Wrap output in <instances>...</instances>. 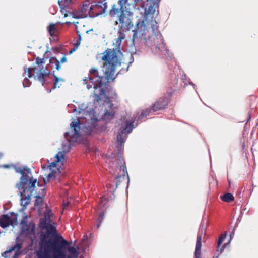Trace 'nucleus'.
Returning <instances> with one entry per match:
<instances>
[{
  "instance_id": "nucleus-1",
  "label": "nucleus",
  "mask_w": 258,
  "mask_h": 258,
  "mask_svg": "<svg viewBox=\"0 0 258 258\" xmlns=\"http://www.w3.org/2000/svg\"><path fill=\"white\" fill-rule=\"evenodd\" d=\"M160 0H145L148 8H145L143 19H140L137 28L133 31V44L134 45L141 43L148 47L152 53L168 56L171 58L169 51L165 47L163 38L158 30V26L154 15L158 8ZM136 5L144 6V0H134Z\"/></svg>"
},
{
  "instance_id": "nucleus-2",
  "label": "nucleus",
  "mask_w": 258,
  "mask_h": 258,
  "mask_svg": "<svg viewBox=\"0 0 258 258\" xmlns=\"http://www.w3.org/2000/svg\"><path fill=\"white\" fill-rule=\"evenodd\" d=\"M118 37L113 43L116 48L107 49L102 53L104 77L99 75L98 70L96 68H92L89 71L88 77H85L83 79V84L86 85L88 89L93 87V95L95 98L94 101L96 102H99L105 98V90L106 83L114 81L118 74L115 75V68L117 66L120 65L119 55L121 54V52L120 48L122 40L125 38V34L118 31Z\"/></svg>"
},
{
  "instance_id": "nucleus-3",
  "label": "nucleus",
  "mask_w": 258,
  "mask_h": 258,
  "mask_svg": "<svg viewBox=\"0 0 258 258\" xmlns=\"http://www.w3.org/2000/svg\"><path fill=\"white\" fill-rule=\"evenodd\" d=\"M53 223L48 214H45L44 217L40 219V227L45 229L46 233L41 236L40 248L37 254L40 251H59L60 249H64L69 246V243L62 236L57 234L56 229Z\"/></svg>"
},
{
  "instance_id": "nucleus-4",
  "label": "nucleus",
  "mask_w": 258,
  "mask_h": 258,
  "mask_svg": "<svg viewBox=\"0 0 258 258\" xmlns=\"http://www.w3.org/2000/svg\"><path fill=\"white\" fill-rule=\"evenodd\" d=\"M105 106L104 113L100 120L97 119L93 109L82 110L79 112L82 113L83 117L80 121L83 125L84 132L86 134L92 135L104 131L106 128V123L112 120L115 115L116 108L111 102H107L103 104Z\"/></svg>"
},
{
  "instance_id": "nucleus-5",
  "label": "nucleus",
  "mask_w": 258,
  "mask_h": 258,
  "mask_svg": "<svg viewBox=\"0 0 258 258\" xmlns=\"http://www.w3.org/2000/svg\"><path fill=\"white\" fill-rule=\"evenodd\" d=\"M14 169L17 173L21 174L20 181L17 187L20 191L21 205L23 208H26L30 203V197L35 188L37 179L30 178V169L27 167L22 168L15 166Z\"/></svg>"
},
{
  "instance_id": "nucleus-6",
  "label": "nucleus",
  "mask_w": 258,
  "mask_h": 258,
  "mask_svg": "<svg viewBox=\"0 0 258 258\" xmlns=\"http://www.w3.org/2000/svg\"><path fill=\"white\" fill-rule=\"evenodd\" d=\"M24 72L23 76L25 77L23 82V85L24 88L29 87L31 84L29 79L27 78H31L33 76L35 79H37L40 81L42 86L45 84V78L48 76L49 73L43 72L41 69L38 70L35 68H29L27 69L26 67L24 68Z\"/></svg>"
},
{
  "instance_id": "nucleus-7",
  "label": "nucleus",
  "mask_w": 258,
  "mask_h": 258,
  "mask_svg": "<svg viewBox=\"0 0 258 258\" xmlns=\"http://www.w3.org/2000/svg\"><path fill=\"white\" fill-rule=\"evenodd\" d=\"M81 124L79 120H78L77 121H72L70 124V131L64 133V136L67 141L62 144V151H61L64 154L69 151L71 148V141L69 138L76 140L80 137L79 132L81 128Z\"/></svg>"
},
{
  "instance_id": "nucleus-8",
  "label": "nucleus",
  "mask_w": 258,
  "mask_h": 258,
  "mask_svg": "<svg viewBox=\"0 0 258 258\" xmlns=\"http://www.w3.org/2000/svg\"><path fill=\"white\" fill-rule=\"evenodd\" d=\"M122 123L120 124V132L117 135L116 142L118 143V148L122 149L123 143L125 142L128 134L131 133L135 127L133 121H128L125 118H122Z\"/></svg>"
},
{
  "instance_id": "nucleus-9",
  "label": "nucleus",
  "mask_w": 258,
  "mask_h": 258,
  "mask_svg": "<svg viewBox=\"0 0 258 258\" xmlns=\"http://www.w3.org/2000/svg\"><path fill=\"white\" fill-rule=\"evenodd\" d=\"M131 17L130 15L125 13L119 17L117 20L115 22V24L118 25V32L124 33L130 30L133 26Z\"/></svg>"
},
{
  "instance_id": "nucleus-10",
  "label": "nucleus",
  "mask_w": 258,
  "mask_h": 258,
  "mask_svg": "<svg viewBox=\"0 0 258 258\" xmlns=\"http://www.w3.org/2000/svg\"><path fill=\"white\" fill-rule=\"evenodd\" d=\"M168 104V99L166 97L160 98L153 105L151 108L146 109L144 111L141 113L140 116L138 118L139 120H142L144 117L149 115V113L153 111H156L164 109Z\"/></svg>"
},
{
  "instance_id": "nucleus-11",
  "label": "nucleus",
  "mask_w": 258,
  "mask_h": 258,
  "mask_svg": "<svg viewBox=\"0 0 258 258\" xmlns=\"http://www.w3.org/2000/svg\"><path fill=\"white\" fill-rule=\"evenodd\" d=\"M55 161L50 163L47 167L53 172H56V171L59 170V168L57 167V165L59 166L60 164V166H61L66 161L64 154L62 152H59L55 156Z\"/></svg>"
},
{
  "instance_id": "nucleus-12",
  "label": "nucleus",
  "mask_w": 258,
  "mask_h": 258,
  "mask_svg": "<svg viewBox=\"0 0 258 258\" xmlns=\"http://www.w3.org/2000/svg\"><path fill=\"white\" fill-rule=\"evenodd\" d=\"M95 4H92L90 7V11L92 10L93 12H95V15L96 16H99L105 13L107 8V3L106 0L95 2Z\"/></svg>"
},
{
  "instance_id": "nucleus-13",
  "label": "nucleus",
  "mask_w": 258,
  "mask_h": 258,
  "mask_svg": "<svg viewBox=\"0 0 258 258\" xmlns=\"http://www.w3.org/2000/svg\"><path fill=\"white\" fill-rule=\"evenodd\" d=\"M63 249H60L59 251L53 250L54 255H51L50 254V251H44L43 252L40 251L37 253V258H65L66 254L63 251Z\"/></svg>"
},
{
  "instance_id": "nucleus-14",
  "label": "nucleus",
  "mask_w": 258,
  "mask_h": 258,
  "mask_svg": "<svg viewBox=\"0 0 258 258\" xmlns=\"http://www.w3.org/2000/svg\"><path fill=\"white\" fill-rule=\"evenodd\" d=\"M22 246L21 243L18 242H13L12 244V246L7 248V250L2 254V256L5 258H9L8 254L14 251L15 252V255L13 257H15L21 249Z\"/></svg>"
},
{
  "instance_id": "nucleus-15",
  "label": "nucleus",
  "mask_w": 258,
  "mask_h": 258,
  "mask_svg": "<svg viewBox=\"0 0 258 258\" xmlns=\"http://www.w3.org/2000/svg\"><path fill=\"white\" fill-rule=\"evenodd\" d=\"M125 13V10L123 8H121V7L118 8L115 4H114L112 5L111 9L109 10V16L112 19L116 17L118 19L120 15Z\"/></svg>"
},
{
  "instance_id": "nucleus-16",
  "label": "nucleus",
  "mask_w": 258,
  "mask_h": 258,
  "mask_svg": "<svg viewBox=\"0 0 258 258\" xmlns=\"http://www.w3.org/2000/svg\"><path fill=\"white\" fill-rule=\"evenodd\" d=\"M72 0H58V3L61 8L60 11L64 15V17L69 16L68 8H70Z\"/></svg>"
},
{
  "instance_id": "nucleus-17",
  "label": "nucleus",
  "mask_w": 258,
  "mask_h": 258,
  "mask_svg": "<svg viewBox=\"0 0 258 258\" xmlns=\"http://www.w3.org/2000/svg\"><path fill=\"white\" fill-rule=\"evenodd\" d=\"M13 220L8 214H3L0 216V226L5 228L10 225H13Z\"/></svg>"
},
{
  "instance_id": "nucleus-18",
  "label": "nucleus",
  "mask_w": 258,
  "mask_h": 258,
  "mask_svg": "<svg viewBox=\"0 0 258 258\" xmlns=\"http://www.w3.org/2000/svg\"><path fill=\"white\" fill-rule=\"evenodd\" d=\"M205 233V228L204 225H201L200 229L199 230L197 234V241L196 244V248H197V250L199 248H201L202 246V236Z\"/></svg>"
},
{
  "instance_id": "nucleus-19",
  "label": "nucleus",
  "mask_w": 258,
  "mask_h": 258,
  "mask_svg": "<svg viewBox=\"0 0 258 258\" xmlns=\"http://www.w3.org/2000/svg\"><path fill=\"white\" fill-rule=\"evenodd\" d=\"M47 30L49 33V35L54 39L57 38V29L55 27V24H51L49 26L47 27Z\"/></svg>"
},
{
  "instance_id": "nucleus-20",
  "label": "nucleus",
  "mask_w": 258,
  "mask_h": 258,
  "mask_svg": "<svg viewBox=\"0 0 258 258\" xmlns=\"http://www.w3.org/2000/svg\"><path fill=\"white\" fill-rule=\"evenodd\" d=\"M21 232L22 233L28 234L29 233L30 225L27 223V222L24 219L21 223Z\"/></svg>"
},
{
  "instance_id": "nucleus-21",
  "label": "nucleus",
  "mask_w": 258,
  "mask_h": 258,
  "mask_svg": "<svg viewBox=\"0 0 258 258\" xmlns=\"http://www.w3.org/2000/svg\"><path fill=\"white\" fill-rule=\"evenodd\" d=\"M221 199L223 201L229 202L234 200V196L230 193H227L221 196Z\"/></svg>"
},
{
  "instance_id": "nucleus-22",
  "label": "nucleus",
  "mask_w": 258,
  "mask_h": 258,
  "mask_svg": "<svg viewBox=\"0 0 258 258\" xmlns=\"http://www.w3.org/2000/svg\"><path fill=\"white\" fill-rule=\"evenodd\" d=\"M68 14H69V15H71L73 18L75 19H80L83 18V15L81 13L78 12L76 11H73L72 12L69 11Z\"/></svg>"
},
{
  "instance_id": "nucleus-23",
  "label": "nucleus",
  "mask_w": 258,
  "mask_h": 258,
  "mask_svg": "<svg viewBox=\"0 0 258 258\" xmlns=\"http://www.w3.org/2000/svg\"><path fill=\"white\" fill-rule=\"evenodd\" d=\"M104 214L105 213L104 212H101L99 214V217L96 221V222H97L96 227H97V229H98L100 227V224L102 223V221L103 220Z\"/></svg>"
},
{
  "instance_id": "nucleus-24",
  "label": "nucleus",
  "mask_w": 258,
  "mask_h": 258,
  "mask_svg": "<svg viewBox=\"0 0 258 258\" xmlns=\"http://www.w3.org/2000/svg\"><path fill=\"white\" fill-rule=\"evenodd\" d=\"M50 62L51 64H53V63L55 64V68L57 70H59V69L60 68V62L56 58H54V57L51 58L50 59Z\"/></svg>"
},
{
  "instance_id": "nucleus-25",
  "label": "nucleus",
  "mask_w": 258,
  "mask_h": 258,
  "mask_svg": "<svg viewBox=\"0 0 258 258\" xmlns=\"http://www.w3.org/2000/svg\"><path fill=\"white\" fill-rule=\"evenodd\" d=\"M109 201L108 199L105 196H102L100 198V205L102 208H105L106 204Z\"/></svg>"
},
{
  "instance_id": "nucleus-26",
  "label": "nucleus",
  "mask_w": 258,
  "mask_h": 258,
  "mask_svg": "<svg viewBox=\"0 0 258 258\" xmlns=\"http://www.w3.org/2000/svg\"><path fill=\"white\" fill-rule=\"evenodd\" d=\"M134 57L133 56V54H131L130 55V61L128 62V65L127 66V68L125 69H122L118 72V74H121L123 72H127L128 71V68L129 65L131 64V63H132L134 62Z\"/></svg>"
},
{
  "instance_id": "nucleus-27",
  "label": "nucleus",
  "mask_w": 258,
  "mask_h": 258,
  "mask_svg": "<svg viewBox=\"0 0 258 258\" xmlns=\"http://www.w3.org/2000/svg\"><path fill=\"white\" fill-rule=\"evenodd\" d=\"M43 200L40 196L36 197L34 205L35 206L40 207L42 205Z\"/></svg>"
},
{
  "instance_id": "nucleus-28",
  "label": "nucleus",
  "mask_w": 258,
  "mask_h": 258,
  "mask_svg": "<svg viewBox=\"0 0 258 258\" xmlns=\"http://www.w3.org/2000/svg\"><path fill=\"white\" fill-rule=\"evenodd\" d=\"M226 234H222L219 237V239L217 242V248L218 249H219L220 248L221 243L224 240V239L226 238Z\"/></svg>"
},
{
  "instance_id": "nucleus-29",
  "label": "nucleus",
  "mask_w": 258,
  "mask_h": 258,
  "mask_svg": "<svg viewBox=\"0 0 258 258\" xmlns=\"http://www.w3.org/2000/svg\"><path fill=\"white\" fill-rule=\"evenodd\" d=\"M201 248H199V249L197 250V248H195V250L194 252V257L195 258H201Z\"/></svg>"
},
{
  "instance_id": "nucleus-30",
  "label": "nucleus",
  "mask_w": 258,
  "mask_h": 258,
  "mask_svg": "<svg viewBox=\"0 0 258 258\" xmlns=\"http://www.w3.org/2000/svg\"><path fill=\"white\" fill-rule=\"evenodd\" d=\"M54 78H55V81H54V85H53V89H55L57 87H59V85H58V82L59 80H60L61 79H58L56 76H54Z\"/></svg>"
},
{
  "instance_id": "nucleus-31",
  "label": "nucleus",
  "mask_w": 258,
  "mask_h": 258,
  "mask_svg": "<svg viewBox=\"0 0 258 258\" xmlns=\"http://www.w3.org/2000/svg\"><path fill=\"white\" fill-rule=\"evenodd\" d=\"M127 1L128 0H119L118 4L119 5L120 7H121V8H123L124 5L127 2Z\"/></svg>"
},
{
  "instance_id": "nucleus-32",
  "label": "nucleus",
  "mask_w": 258,
  "mask_h": 258,
  "mask_svg": "<svg viewBox=\"0 0 258 258\" xmlns=\"http://www.w3.org/2000/svg\"><path fill=\"white\" fill-rule=\"evenodd\" d=\"M36 63L38 65V66H40V64H42L43 62H44V59L43 58H36Z\"/></svg>"
},
{
  "instance_id": "nucleus-33",
  "label": "nucleus",
  "mask_w": 258,
  "mask_h": 258,
  "mask_svg": "<svg viewBox=\"0 0 258 258\" xmlns=\"http://www.w3.org/2000/svg\"><path fill=\"white\" fill-rule=\"evenodd\" d=\"M122 170H123V172L124 173V175H125V174L127 175V179H128L127 183H129V176L128 175V174H127V169H126V168L125 166H122Z\"/></svg>"
},
{
  "instance_id": "nucleus-34",
  "label": "nucleus",
  "mask_w": 258,
  "mask_h": 258,
  "mask_svg": "<svg viewBox=\"0 0 258 258\" xmlns=\"http://www.w3.org/2000/svg\"><path fill=\"white\" fill-rule=\"evenodd\" d=\"M69 251L72 253H76L77 252L76 249L73 247H70L69 249Z\"/></svg>"
},
{
  "instance_id": "nucleus-35",
  "label": "nucleus",
  "mask_w": 258,
  "mask_h": 258,
  "mask_svg": "<svg viewBox=\"0 0 258 258\" xmlns=\"http://www.w3.org/2000/svg\"><path fill=\"white\" fill-rule=\"evenodd\" d=\"M69 107L72 109V111L74 112H77V109L76 107H74V105L72 104L69 105Z\"/></svg>"
},
{
  "instance_id": "nucleus-36",
  "label": "nucleus",
  "mask_w": 258,
  "mask_h": 258,
  "mask_svg": "<svg viewBox=\"0 0 258 258\" xmlns=\"http://www.w3.org/2000/svg\"><path fill=\"white\" fill-rule=\"evenodd\" d=\"M118 160H119V161H120V163L121 164H124L125 163H124V161H123V159L121 158V156L118 157Z\"/></svg>"
},
{
  "instance_id": "nucleus-37",
  "label": "nucleus",
  "mask_w": 258,
  "mask_h": 258,
  "mask_svg": "<svg viewBox=\"0 0 258 258\" xmlns=\"http://www.w3.org/2000/svg\"><path fill=\"white\" fill-rule=\"evenodd\" d=\"M67 61V58L65 56H63L61 59H60V62L61 63H63V62H65Z\"/></svg>"
},
{
  "instance_id": "nucleus-38",
  "label": "nucleus",
  "mask_w": 258,
  "mask_h": 258,
  "mask_svg": "<svg viewBox=\"0 0 258 258\" xmlns=\"http://www.w3.org/2000/svg\"><path fill=\"white\" fill-rule=\"evenodd\" d=\"M115 198V195H114V194H110V198L111 199H114Z\"/></svg>"
},
{
  "instance_id": "nucleus-39",
  "label": "nucleus",
  "mask_w": 258,
  "mask_h": 258,
  "mask_svg": "<svg viewBox=\"0 0 258 258\" xmlns=\"http://www.w3.org/2000/svg\"><path fill=\"white\" fill-rule=\"evenodd\" d=\"M80 45V42H77L75 44V47L77 48L78 46Z\"/></svg>"
},
{
  "instance_id": "nucleus-40",
  "label": "nucleus",
  "mask_w": 258,
  "mask_h": 258,
  "mask_svg": "<svg viewBox=\"0 0 258 258\" xmlns=\"http://www.w3.org/2000/svg\"><path fill=\"white\" fill-rule=\"evenodd\" d=\"M224 249V247L223 246L221 248V249H220V253H221L222 252V251H223Z\"/></svg>"
},
{
  "instance_id": "nucleus-41",
  "label": "nucleus",
  "mask_w": 258,
  "mask_h": 258,
  "mask_svg": "<svg viewBox=\"0 0 258 258\" xmlns=\"http://www.w3.org/2000/svg\"><path fill=\"white\" fill-rule=\"evenodd\" d=\"M76 48L74 47L73 49L71 50L70 53H72L73 51L76 50Z\"/></svg>"
},
{
  "instance_id": "nucleus-42",
  "label": "nucleus",
  "mask_w": 258,
  "mask_h": 258,
  "mask_svg": "<svg viewBox=\"0 0 258 258\" xmlns=\"http://www.w3.org/2000/svg\"><path fill=\"white\" fill-rule=\"evenodd\" d=\"M52 176H53V174H51V173H50V174L48 175V177L49 178H50V177H51Z\"/></svg>"
},
{
  "instance_id": "nucleus-43",
  "label": "nucleus",
  "mask_w": 258,
  "mask_h": 258,
  "mask_svg": "<svg viewBox=\"0 0 258 258\" xmlns=\"http://www.w3.org/2000/svg\"><path fill=\"white\" fill-rule=\"evenodd\" d=\"M51 89H47V92L48 93H50V92H51Z\"/></svg>"
},
{
  "instance_id": "nucleus-44",
  "label": "nucleus",
  "mask_w": 258,
  "mask_h": 258,
  "mask_svg": "<svg viewBox=\"0 0 258 258\" xmlns=\"http://www.w3.org/2000/svg\"><path fill=\"white\" fill-rule=\"evenodd\" d=\"M3 167L4 168H8V167H9V165H5L3 166Z\"/></svg>"
},
{
  "instance_id": "nucleus-45",
  "label": "nucleus",
  "mask_w": 258,
  "mask_h": 258,
  "mask_svg": "<svg viewBox=\"0 0 258 258\" xmlns=\"http://www.w3.org/2000/svg\"><path fill=\"white\" fill-rule=\"evenodd\" d=\"M65 23H66V24H71V23L70 22H66Z\"/></svg>"
},
{
  "instance_id": "nucleus-46",
  "label": "nucleus",
  "mask_w": 258,
  "mask_h": 258,
  "mask_svg": "<svg viewBox=\"0 0 258 258\" xmlns=\"http://www.w3.org/2000/svg\"><path fill=\"white\" fill-rule=\"evenodd\" d=\"M190 84H191L192 86H194V85H194V84H193L192 83H190Z\"/></svg>"
},
{
  "instance_id": "nucleus-47",
  "label": "nucleus",
  "mask_w": 258,
  "mask_h": 258,
  "mask_svg": "<svg viewBox=\"0 0 258 258\" xmlns=\"http://www.w3.org/2000/svg\"><path fill=\"white\" fill-rule=\"evenodd\" d=\"M2 155L0 153V158L2 157Z\"/></svg>"
},
{
  "instance_id": "nucleus-48",
  "label": "nucleus",
  "mask_w": 258,
  "mask_h": 258,
  "mask_svg": "<svg viewBox=\"0 0 258 258\" xmlns=\"http://www.w3.org/2000/svg\"><path fill=\"white\" fill-rule=\"evenodd\" d=\"M119 177H120V176H118L117 177V178H119Z\"/></svg>"
},
{
  "instance_id": "nucleus-49",
  "label": "nucleus",
  "mask_w": 258,
  "mask_h": 258,
  "mask_svg": "<svg viewBox=\"0 0 258 258\" xmlns=\"http://www.w3.org/2000/svg\"><path fill=\"white\" fill-rule=\"evenodd\" d=\"M68 258H72V257H68Z\"/></svg>"
}]
</instances>
